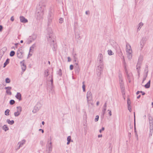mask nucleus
<instances>
[{
  "instance_id": "f257e3e1",
  "label": "nucleus",
  "mask_w": 153,
  "mask_h": 153,
  "mask_svg": "<svg viewBox=\"0 0 153 153\" xmlns=\"http://www.w3.org/2000/svg\"><path fill=\"white\" fill-rule=\"evenodd\" d=\"M48 32L47 37L48 41L51 44V43L55 42L56 37L51 28H48Z\"/></svg>"
},
{
  "instance_id": "f03ea898",
  "label": "nucleus",
  "mask_w": 153,
  "mask_h": 153,
  "mask_svg": "<svg viewBox=\"0 0 153 153\" xmlns=\"http://www.w3.org/2000/svg\"><path fill=\"white\" fill-rule=\"evenodd\" d=\"M149 120V137L152 136L153 132V120L152 117L150 115H148Z\"/></svg>"
},
{
  "instance_id": "7ed1b4c3",
  "label": "nucleus",
  "mask_w": 153,
  "mask_h": 153,
  "mask_svg": "<svg viewBox=\"0 0 153 153\" xmlns=\"http://www.w3.org/2000/svg\"><path fill=\"white\" fill-rule=\"evenodd\" d=\"M46 1L45 0H42L40 1L39 3V5L37 6L36 9V10L38 11L39 10L40 11H42L44 12V11L46 6Z\"/></svg>"
},
{
  "instance_id": "20e7f679",
  "label": "nucleus",
  "mask_w": 153,
  "mask_h": 153,
  "mask_svg": "<svg viewBox=\"0 0 153 153\" xmlns=\"http://www.w3.org/2000/svg\"><path fill=\"white\" fill-rule=\"evenodd\" d=\"M86 98L87 103L89 106L90 104L92 105L93 97L91 91H88L86 94Z\"/></svg>"
},
{
  "instance_id": "39448f33",
  "label": "nucleus",
  "mask_w": 153,
  "mask_h": 153,
  "mask_svg": "<svg viewBox=\"0 0 153 153\" xmlns=\"http://www.w3.org/2000/svg\"><path fill=\"white\" fill-rule=\"evenodd\" d=\"M103 68V64H100L97 67V74L98 76H100L101 75Z\"/></svg>"
},
{
  "instance_id": "423d86ee",
  "label": "nucleus",
  "mask_w": 153,
  "mask_h": 153,
  "mask_svg": "<svg viewBox=\"0 0 153 153\" xmlns=\"http://www.w3.org/2000/svg\"><path fill=\"white\" fill-rule=\"evenodd\" d=\"M43 15L44 12H42V11H40L39 10H38V11L36 10V16L37 19L40 20L42 19Z\"/></svg>"
},
{
  "instance_id": "0eeeda50",
  "label": "nucleus",
  "mask_w": 153,
  "mask_h": 153,
  "mask_svg": "<svg viewBox=\"0 0 153 153\" xmlns=\"http://www.w3.org/2000/svg\"><path fill=\"white\" fill-rule=\"evenodd\" d=\"M116 45H117V46H116V50L117 55L120 57V58L122 57V56H124L123 55V53L120 47L117 44H116Z\"/></svg>"
},
{
  "instance_id": "6e6552de",
  "label": "nucleus",
  "mask_w": 153,
  "mask_h": 153,
  "mask_svg": "<svg viewBox=\"0 0 153 153\" xmlns=\"http://www.w3.org/2000/svg\"><path fill=\"white\" fill-rule=\"evenodd\" d=\"M53 14L51 12H50L49 13L48 16V25H50L51 23L52 22V19L53 18Z\"/></svg>"
},
{
  "instance_id": "1a4fd4ad",
  "label": "nucleus",
  "mask_w": 153,
  "mask_h": 153,
  "mask_svg": "<svg viewBox=\"0 0 153 153\" xmlns=\"http://www.w3.org/2000/svg\"><path fill=\"white\" fill-rule=\"evenodd\" d=\"M17 111L15 112L14 113L15 117L18 116L20 114L22 110V108L20 106L17 107Z\"/></svg>"
},
{
  "instance_id": "9d476101",
  "label": "nucleus",
  "mask_w": 153,
  "mask_h": 153,
  "mask_svg": "<svg viewBox=\"0 0 153 153\" xmlns=\"http://www.w3.org/2000/svg\"><path fill=\"white\" fill-rule=\"evenodd\" d=\"M98 59V61L99 63L100 64H103L102 63V62H103V55L101 53L99 55Z\"/></svg>"
},
{
  "instance_id": "9b49d317",
  "label": "nucleus",
  "mask_w": 153,
  "mask_h": 153,
  "mask_svg": "<svg viewBox=\"0 0 153 153\" xmlns=\"http://www.w3.org/2000/svg\"><path fill=\"white\" fill-rule=\"evenodd\" d=\"M52 149V143L51 142L50 143L48 144L47 145V149L48 150V153H50L51 152Z\"/></svg>"
},
{
  "instance_id": "f8f14e48",
  "label": "nucleus",
  "mask_w": 153,
  "mask_h": 153,
  "mask_svg": "<svg viewBox=\"0 0 153 153\" xmlns=\"http://www.w3.org/2000/svg\"><path fill=\"white\" fill-rule=\"evenodd\" d=\"M74 69L76 73L77 74H79V72L80 68L78 63H75Z\"/></svg>"
},
{
  "instance_id": "ddd939ff",
  "label": "nucleus",
  "mask_w": 153,
  "mask_h": 153,
  "mask_svg": "<svg viewBox=\"0 0 153 153\" xmlns=\"http://www.w3.org/2000/svg\"><path fill=\"white\" fill-rule=\"evenodd\" d=\"M122 60H123V63L124 66V69L125 72H126L127 73V69L126 68V63L125 62V59H124V56H122V57H121V58Z\"/></svg>"
},
{
  "instance_id": "4468645a",
  "label": "nucleus",
  "mask_w": 153,
  "mask_h": 153,
  "mask_svg": "<svg viewBox=\"0 0 153 153\" xmlns=\"http://www.w3.org/2000/svg\"><path fill=\"white\" fill-rule=\"evenodd\" d=\"M145 42V40L144 38H143L142 39L141 41L140 42V49L142 50L143 48L144 44Z\"/></svg>"
},
{
  "instance_id": "2eb2a0df",
  "label": "nucleus",
  "mask_w": 153,
  "mask_h": 153,
  "mask_svg": "<svg viewBox=\"0 0 153 153\" xmlns=\"http://www.w3.org/2000/svg\"><path fill=\"white\" fill-rule=\"evenodd\" d=\"M5 89H7L6 91V93L10 95H11L12 93L10 91L12 89V88L11 87H5Z\"/></svg>"
},
{
  "instance_id": "dca6fc26",
  "label": "nucleus",
  "mask_w": 153,
  "mask_h": 153,
  "mask_svg": "<svg viewBox=\"0 0 153 153\" xmlns=\"http://www.w3.org/2000/svg\"><path fill=\"white\" fill-rule=\"evenodd\" d=\"M20 21L22 22L25 23L27 22H28L27 20L22 16H20Z\"/></svg>"
},
{
  "instance_id": "f3484780",
  "label": "nucleus",
  "mask_w": 153,
  "mask_h": 153,
  "mask_svg": "<svg viewBox=\"0 0 153 153\" xmlns=\"http://www.w3.org/2000/svg\"><path fill=\"white\" fill-rule=\"evenodd\" d=\"M50 44L53 50V51H56L57 48V45L55 42L53 43H51Z\"/></svg>"
},
{
  "instance_id": "a211bd4d",
  "label": "nucleus",
  "mask_w": 153,
  "mask_h": 153,
  "mask_svg": "<svg viewBox=\"0 0 153 153\" xmlns=\"http://www.w3.org/2000/svg\"><path fill=\"white\" fill-rule=\"evenodd\" d=\"M37 37V35L35 34H33L31 36H30V42L35 40Z\"/></svg>"
},
{
  "instance_id": "6ab92c4d",
  "label": "nucleus",
  "mask_w": 153,
  "mask_h": 153,
  "mask_svg": "<svg viewBox=\"0 0 153 153\" xmlns=\"http://www.w3.org/2000/svg\"><path fill=\"white\" fill-rule=\"evenodd\" d=\"M40 108V106H39V104H37L34 107V109L33 111V112L34 113H36V111H38Z\"/></svg>"
},
{
  "instance_id": "aec40b11",
  "label": "nucleus",
  "mask_w": 153,
  "mask_h": 153,
  "mask_svg": "<svg viewBox=\"0 0 153 153\" xmlns=\"http://www.w3.org/2000/svg\"><path fill=\"white\" fill-rule=\"evenodd\" d=\"M21 94L20 93L18 92L15 96L18 99L19 101L21 100Z\"/></svg>"
},
{
  "instance_id": "412c9836",
  "label": "nucleus",
  "mask_w": 153,
  "mask_h": 153,
  "mask_svg": "<svg viewBox=\"0 0 153 153\" xmlns=\"http://www.w3.org/2000/svg\"><path fill=\"white\" fill-rule=\"evenodd\" d=\"M49 74L50 72L49 70L47 69L45 71L44 74L45 77H47L49 75Z\"/></svg>"
},
{
  "instance_id": "4be33fe9",
  "label": "nucleus",
  "mask_w": 153,
  "mask_h": 153,
  "mask_svg": "<svg viewBox=\"0 0 153 153\" xmlns=\"http://www.w3.org/2000/svg\"><path fill=\"white\" fill-rule=\"evenodd\" d=\"M49 78H51L50 81L51 82V88H52L53 86V75L52 74L51 76H49Z\"/></svg>"
},
{
  "instance_id": "5701e85b",
  "label": "nucleus",
  "mask_w": 153,
  "mask_h": 153,
  "mask_svg": "<svg viewBox=\"0 0 153 153\" xmlns=\"http://www.w3.org/2000/svg\"><path fill=\"white\" fill-rule=\"evenodd\" d=\"M25 140H23L21 142H19L18 143V145H19V146L22 147V146L25 144Z\"/></svg>"
},
{
  "instance_id": "b1692460",
  "label": "nucleus",
  "mask_w": 153,
  "mask_h": 153,
  "mask_svg": "<svg viewBox=\"0 0 153 153\" xmlns=\"http://www.w3.org/2000/svg\"><path fill=\"white\" fill-rule=\"evenodd\" d=\"M17 57L19 58H21L22 57V53L20 51H17Z\"/></svg>"
},
{
  "instance_id": "393cba45",
  "label": "nucleus",
  "mask_w": 153,
  "mask_h": 153,
  "mask_svg": "<svg viewBox=\"0 0 153 153\" xmlns=\"http://www.w3.org/2000/svg\"><path fill=\"white\" fill-rule=\"evenodd\" d=\"M141 64H139L137 63V72L138 73V74L139 75L140 74V68Z\"/></svg>"
},
{
  "instance_id": "a878e982",
  "label": "nucleus",
  "mask_w": 153,
  "mask_h": 153,
  "mask_svg": "<svg viewBox=\"0 0 153 153\" xmlns=\"http://www.w3.org/2000/svg\"><path fill=\"white\" fill-rule=\"evenodd\" d=\"M143 24L142 22H140L138 25V28L137 29V31H139L142 26L143 25Z\"/></svg>"
},
{
  "instance_id": "bb28decb",
  "label": "nucleus",
  "mask_w": 153,
  "mask_h": 153,
  "mask_svg": "<svg viewBox=\"0 0 153 153\" xmlns=\"http://www.w3.org/2000/svg\"><path fill=\"white\" fill-rule=\"evenodd\" d=\"M6 122L10 125H13L14 122L13 120H10L9 119H7L6 120Z\"/></svg>"
},
{
  "instance_id": "cd10ccee",
  "label": "nucleus",
  "mask_w": 153,
  "mask_h": 153,
  "mask_svg": "<svg viewBox=\"0 0 153 153\" xmlns=\"http://www.w3.org/2000/svg\"><path fill=\"white\" fill-rule=\"evenodd\" d=\"M2 129L5 131H7L9 130L8 127L7 126V125H4L2 127Z\"/></svg>"
},
{
  "instance_id": "c85d7f7f",
  "label": "nucleus",
  "mask_w": 153,
  "mask_h": 153,
  "mask_svg": "<svg viewBox=\"0 0 153 153\" xmlns=\"http://www.w3.org/2000/svg\"><path fill=\"white\" fill-rule=\"evenodd\" d=\"M10 59H7L5 62L4 63V65L3 67L4 68L9 63Z\"/></svg>"
},
{
  "instance_id": "c756f323",
  "label": "nucleus",
  "mask_w": 153,
  "mask_h": 153,
  "mask_svg": "<svg viewBox=\"0 0 153 153\" xmlns=\"http://www.w3.org/2000/svg\"><path fill=\"white\" fill-rule=\"evenodd\" d=\"M143 60V57L142 56H140L138 59L137 63L141 64Z\"/></svg>"
},
{
  "instance_id": "7c9ffc66",
  "label": "nucleus",
  "mask_w": 153,
  "mask_h": 153,
  "mask_svg": "<svg viewBox=\"0 0 153 153\" xmlns=\"http://www.w3.org/2000/svg\"><path fill=\"white\" fill-rule=\"evenodd\" d=\"M67 140L68 142H67V145H69L71 141V136H69L68 137Z\"/></svg>"
},
{
  "instance_id": "2f4dec72",
  "label": "nucleus",
  "mask_w": 153,
  "mask_h": 153,
  "mask_svg": "<svg viewBox=\"0 0 153 153\" xmlns=\"http://www.w3.org/2000/svg\"><path fill=\"white\" fill-rule=\"evenodd\" d=\"M132 53H127V57L128 59L130 60L132 57Z\"/></svg>"
},
{
  "instance_id": "473e14b6",
  "label": "nucleus",
  "mask_w": 153,
  "mask_h": 153,
  "mask_svg": "<svg viewBox=\"0 0 153 153\" xmlns=\"http://www.w3.org/2000/svg\"><path fill=\"white\" fill-rule=\"evenodd\" d=\"M10 110L8 109H7L5 111V115L8 116L9 115Z\"/></svg>"
},
{
  "instance_id": "72a5a7b5",
  "label": "nucleus",
  "mask_w": 153,
  "mask_h": 153,
  "mask_svg": "<svg viewBox=\"0 0 153 153\" xmlns=\"http://www.w3.org/2000/svg\"><path fill=\"white\" fill-rule=\"evenodd\" d=\"M57 74L60 76H62V70L61 69H60L59 71H57Z\"/></svg>"
},
{
  "instance_id": "f704fd0d",
  "label": "nucleus",
  "mask_w": 153,
  "mask_h": 153,
  "mask_svg": "<svg viewBox=\"0 0 153 153\" xmlns=\"http://www.w3.org/2000/svg\"><path fill=\"white\" fill-rule=\"evenodd\" d=\"M106 110V108H103L102 112V115L103 116H104L105 113V111Z\"/></svg>"
},
{
  "instance_id": "c9c22d12",
  "label": "nucleus",
  "mask_w": 153,
  "mask_h": 153,
  "mask_svg": "<svg viewBox=\"0 0 153 153\" xmlns=\"http://www.w3.org/2000/svg\"><path fill=\"white\" fill-rule=\"evenodd\" d=\"M35 44H33L30 47L29 50V53L31 52L32 49H33L35 47Z\"/></svg>"
},
{
  "instance_id": "e433bc0d",
  "label": "nucleus",
  "mask_w": 153,
  "mask_h": 153,
  "mask_svg": "<svg viewBox=\"0 0 153 153\" xmlns=\"http://www.w3.org/2000/svg\"><path fill=\"white\" fill-rule=\"evenodd\" d=\"M15 54V52L14 51H11L10 53V56H13Z\"/></svg>"
},
{
  "instance_id": "4c0bfd02",
  "label": "nucleus",
  "mask_w": 153,
  "mask_h": 153,
  "mask_svg": "<svg viewBox=\"0 0 153 153\" xmlns=\"http://www.w3.org/2000/svg\"><path fill=\"white\" fill-rule=\"evenodd\" d=\"M108 53L109 55H111L114 54V53L112 52L111 50H109L108 51Z\"/></svg>"
},
{
  "instance_id": "58836bf2",
  "label": "nucleus",
  "mask_w": 153,
  "mask_h": 153,
  "mask_svg": "<svg viewBox=\"0 0 153 153\" xmlns=\"http://www.w3.org/2000/svg\"><path fill=\"white\" fill-rule=\"evenodd\" d=\"M126 50H127L128 49H130V48H131V46L128 43H126Z\"/></svg>"
},
{
  "instance_id": "ea45409f",
  "label": "nucleus",
  "mask_w": 153,
  "mask_h": 153,
  "mask_svg": "<svg viewBox=\"0 0 153 153\" xmlns=\"http://www.w3.org/2000/svg\"><path fill=\"white\" fill-rule=\"evenodd\" d=\"M126 74L127 75V76L128 78H129L130 77H131L132 76V74L131 73H129V74H128V71L127 70V73L126 72H125Z\"/></svg>"
},
{
  "instance_id": "a19ab883",
  "label": "nucleus",
  "mask_w": 153,
  "mask_h": 153,
  "mask_svg": "<svg viewBox=\"0 0 153 153\" xmlns=\"http://www.w3.org/2000/svg\"><path fill=\"white\" fill-rule=\"evenodd\" d=\"M84 82H82V84H83V85H82V89H83V91L84 92H85V85L84 84Z\"/></svg>"
},
{
  "instance_id": "79ce46f5",
  "label": "nucleus",
  "mask_w": 153,
  "mask_h": 153,
  "mask_svg": "<svg viewBox=\"0 0 153 153\" xmlns=\"http://www.w3.org/2000/svg\"><path fill=\"white\" fill-rule=\"evenodd\" d=\"M127 53H132V50L131 48L128 49L126 50Z\"/></svg>"
},
{
  "instance_id": "37998d69",
  "label": "nucleus",
  "mask_w": 153,
  "mask_h": 153,
  "mask_svg": "<svg viewBox=\"0 0 153 153\" xmlns=\"http://www.w3.org/2000/svg\"><path fill=\"white\" fill-rule=\"evenodd\" d=\"M15 102V101L13 100H11L10 101V104L11 105H13L14 104Z\"/></svg>"
},
{
  "instance_id": "c03bdc74",
  "label": "nucleus",
  "mask_w": 153,
  "mask_h": 153,
  "mask_svg": "<svg viewBox=\"0 0 153 153\" xmlns=\"http://www.w3.org/2000/svg\"><path fill=\"white\" fill-rule=\"evenodd\" d=\"M5 82L6 83H10V79L8 78H7L5 79Z\"/></svg>"
},
{
  "instance_id": "a18cd8bd",
  "label": "nucleus",
  "mask_w": 153,
  "mask_h": 153,
  "mask_svg": "<svg viewBox=\"0 0 153 153\" xmlns=\"http://www.w3.org/2000/svg\"><path fill=\"white\" fill-rule=\"evenodd\" d=\"M120 87L121 89V90H125V88L124 85V84H120Z\"/></svg>"
},
{
  "instance_id": "49530a36",
  "label": "nucleus",
  "mask_w": 153,
  "mask_h": 153,
  "mask_svg": "<svg viewBox=\"0 0 153 153\" xmlns=\"http://www.w3.org/2000/svg\"><path fill=\"white\" fill-rule=\"evenodd\" d=\"M147 74H146L145 76V75L144 76L143 80V81H142V83H143L144 82L146 79L147 76Z\"/></svg>"
},
{
  "instance_id": "de8ad7c7",
  "label": "nucleus",
  "mask_w": 153,
  "mask_h": 153,
  "mask_svg": "<svg viewBox=\"0 0 153 153\" xmlns=\"http://www.w3.org/2000/svg\"><path fill=\"white\" fill-rule=\"evenodd\" d=\"M131 102L130 101V100H129V98H128L127 99V104L128 105H130L131 104Z\"/></svg>"
},
{
  "instance_id": "09e8293b",
  "label": "nucleus",
  "mask_w": 153,
  "mask_h": 153,
  "mask_svg": "<svg viewBox=\"0 0 153 153\" xmlns=\"http://www.w3.org/2000/svg\"><path fill=\"white\" fill-rule=\"evenodd\" d=\"M134 132L135 133H136V131L135 127V116L134 115Z\"/></svg>"
},
{
  "instance_id": "8fccbe9b",
  "label": "nucleus",
  "mask_w": 153,
  "mask_h": 153,
  "mask_svg": "<svg viewBox=\"0 0 153 153\" xmlns=\"http://www.w3.org/2000/svg\"><path fill=\"white\" fill-rule=\"evenodd\" d=\"M99 118V116L98 115H97L96 116V118L95 119V122H97L98 121Z\"/></svg>"
},
{
  "instance_id": "3c124183",
  "label": "nucleus",
  "mask_w": 153,
  "mask_h": 153,
  "mask_svg": "<svg viewBox=\"0 0 153 153\" xmlns=\"http://www.w3.org/2000/svg\"><path fill=\"white\" fill-rule=\"evenodd\" d=\"M150 86V85H149V84H148L147 83L144 86L146 88H149Z\"/></svg>"
},
{
  "instance_id": "603ef678",
  "label": "nucleus",
  "mask_w": 153,
  "mask_h": 153,
  "mask_svg": "<svg viewBox=\"0 0 153 153\" xmlns=\"http://www.w3.org/2000/svg\"><path fill=\"white\" fill-rule=\"evenodd\" d=\"M22 69L23 70V71H25V70H26V65L24 66H22Z\"/></svg>"
},
{
  "instance_id": "864d4df0",
  "label": "nucleus",
  "mask_w": 153,
  "mask_h": 153,
  "mask_svg": "<svg viewBox=\"0 0 153 153\" xmlns=\"http://www.w3.org/2000/svg\"><path fill=\"white\" fill-rule=\"evenodd\" d=\"M119 82L120 85L123 84V79H119Z\"/></svg>"
},
{
  "instance_id": "5fc2aeb1",
  "label": "nucleus",
  "mask_w": 153,
  "mask_h": 153,
  "mask_svg": "<svg viewBox=\"0 0 153 153\" xmlns=\"http://www.w3.org/2000/svg\"><path fill=\"white\" fill-rule=\"evenodd\" d=\"M118 77L119 79H122V75L121 74H119Z\"/></svg>"
},
{
  "instance_id": "6e6d98bb",
  "label": "nucleus",
  "mask_w": 153,
  "mask_h": 153,
  "mask_svg": "<svg viewBox=\"0 0 153 153\" xmlns=\"http://www.w3.org/2000/svg\"><path fill=\"white\" fill-rule=\"evenodd\" d=\"M63 22V19L61 18L59 19V22L60 23H62Z\"/></svg>"
},
{
  "instance_id": "4d7b16f0",
  "label": "nucleus",
  "mask_w": 153,
  "mask_h": 153,
  "mask_svg": "<svg viewBox=\"0 0 153 153\" xmlns=\"http://www.w3.org/2000/svg\"><path fill=\"white\" fill-rule=\"evenodd\" d=\"M128 109L129 111L130 112H131V108L130 105H129V106L128 105Z\"/></svg>"
},
{
  "instance_id": "13d9d810",
  "label": "nucleus",
  "mask_w": 153,
  "mask_h": 153,
  "mask_svg": "<svg viewBox=\"0 0 153 153\" xmlns=\"http://www.w3.org/2000/svg\"><path fill=\"white\" fill-rule=\"evenodd\" d=\"M20 63H21V67H22V66H24L25 65V64H24V63L23 61H21Z\"/></svg>"
},
{
  "instance_id": "bf43d9fd",
  "label": "nucleus",
  "mask_w": 153,
  "mask_h": 153,
  "mask_svg": "<svg viewBox=\"0 0 153 153\" xmlns=\"http://www.w3.org/2000/svg\"><path fill=\"white\" fill-rule=\"evenodd\" d=\"M76 37L79 39H81L80 36L79 35H76Z\"/></svg>"
},
{
  "instance_id": "052dcab7",
  "label": "nucleus",
  "mask_w": 153,
  "mask_h": 153,
  "mask_svg": "<svg viewBox=\"0 0 153 153\" xmlns=\"http://www.w3.org/2000/svg\"><path fill=\"white\" fill-rule=\"evenodd\" d=\"M73 68H74V66L72 65H71L70 66V69L71 70H72L73 69Z\"/></svg>"
},
{
  "instance_id": "680f3d73",
  "label": "nucleus",
  "mask_w": 153,
  "mask_h": 153,
  "mask_svg": "<svg viewBox=\"0 0 153 153\" xmlns=\"http://www.w3.org/2000/svg\"><path fill=\"white\" fill-rule=\"evenodd\" d=\"M121 91H122V94L123 95H123H125V90H121ZM123 97H124L123 96Z\"/></svg>"
},
{
  "instance_id": "e2e57ef3",
  "label": "nucleus",
  "mask_w": 153,
  "mask_h": 153,
  "mask_svg": "<svg viewBox=\"0 0 153 153\" xmlns=\"http://www.w3.org/2000/svg\"><path fill=\"white\" fill-rule=\"evenodd\" d=\"M108 111H109L108 114H109L110 116H111L112 114L111 111L109 110H108Z\"/></svg>"
},
{
  "instance_id": "0e129e2a",
  "label": "nucleus",
  "mask_w": 153,
  "mask_h": 153,
  "mask_svg": "<svg viewBox=\"0 0 153 153\" xmlns=\"http://www.w3.org/2000/svg\"><path fill=\"white\" fill-rule=\"evenodd\" d=\"M10 20L13 22L14 20V18L13 16H12L10 18Z\"/></svg>"
},
{
  "instance_id": "69168bd1",
  "label": "nucleus",
  "mask_w": 153,
  "mask_h": 153,
  "mask_svg": "<svg viewBox=\"0 0 153 153\" xmlns=\"http://www.w3.org/2000/svg\"><path fill=\"white\" fill-rule=\"evenodd\" d=\"M104 129L105 128H104V127H102V129L100 130V131H99L100 132V133H101L102 131L104 130Z\"/></svg>"
},
{
  "instance_id": "338daca9",
  "label": "nucleus",
  "mask_w": 153,
  "mask_h": 153,
  "mask_svg": "<svg viewBox=\"0 0 153 153\" xmlns=\"http://www.w3.org/2000/svg\"><path fill=\"white\" fill-rule=\"evenodd\" d=\"M76 54L75 53L74 55V59H77V57H76Z\"/></svg>"
},
{
  "instance_id": "774afa93",
  "label": "nucleus",
  "mask_w": 153,
  "mask_h": 153,
  "mask_svg": "<svg viewBox=\"0 0 153 153\" xmlns=\"http://www.w3.org/2000/svg\"><path fill=\"white\" fill-rule=\"evenodd\" d=\"M68 61L70 62L71 61V59L69 57H68Z\"/></svg>"
}]
</instances>
